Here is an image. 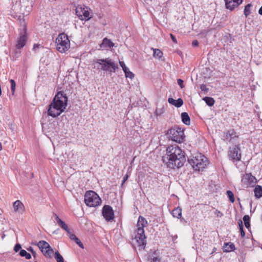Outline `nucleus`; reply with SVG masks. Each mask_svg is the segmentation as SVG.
<instances>
[{
	"instance_id": "f704fd0d",
	"label": "nucleus",
	"mask_w": 262,
	"mask_h": 262,
	"mask_svg": "<svg viewBox=\"0 0 262 262\" xmlns=\"http://www.w3.org/2000/svg\"><path fill=\"white\" fill-rule=\"evenodd\" d=\"M200 89L202 91L207 93L208 91V89L207 88L205 84H202L200 86Z\"/></svg>"
},
{
	"instance_id": "cd10ccee",
	"label": "nucleus",
	"mask_w": 262,
	"mask_h": 262,
	"mask_svg": "<svg viewBox=\"0 0 262 262\" xmlns=\"http://www.w3.org/2000/svg\"><path fill=\"white\" fill-rule=\"evenodd\" d=\"M153 50H154V54H153L154 57L155 58H156L158 59H160L163 55V53L160 50L157 49H153Z\"/></svg>"
},
{
	"instance_id": "09e8293b",
	"label": "nucleus",
	"mask_w": 262,
	"mask_h": 262,
	"mask_svg": "<svg viewBox=\"0 0 262 262\" xmlns=\"http://www.w3.org/2000/svg\"><path fill=\"white\" fill-rule=\"evenodd\" d=\"M76 244L82 249H83L84 248V246H83V244L81 243V242L80 241V240H79V241L77 242L76 243Z\"/></svg>"
},
{
	"instance_id": "b1692460",
	"label": "nucleus",
	"mask_w": 262,
	"mask_h": 262,
	"mask_svg": "<svg viewBox=\"0 0 262 262\" xmlns=\"http://www.w3.org/2000/svg\"><path fill=\"white\" fill-rule=\"evenodd\" d=\"M223 249L225 252H230L235 249V246L233 243H224Z\"/></svg>"
},
{
	"instance_id": "20e7f679",
	"label": "nucleus",
	"mask_w": 262,
	"mask_h": 262,
	"mask_svg": "<svg viewBox=\"0 0 262 262\" xmlns=\"http://www.w3.org/2000/svg\"><path fill=\"white\" fill-rule=\"evenodd\" d=\"M92 68L97 71H103L106 72H115L118 67L111 59H98L93 60Z\"/></svg>"
},
{
	"instance_id": "5701e85b",
	"label": "nucleus",
	"mask_w": 262,
	"mask_h": 262,
	"mask_svg": "<svg viewBox=\"0 0 262 262\" xmlns=\"http://www.w3.org/2000/svg\"><path fill=\"white\" fill-rule=\"evenodd\" d=\"M171 214L174 217L180 219L182 216L181 208L179 207H177L172 210Z\"/></svg>"
},
{
	"instance_id": "f8f14e48",
	"label": "nucleus",
	"mask_w": 262,
	"mask_h": 262,
	"mask_svg": "<svg viewBox=\"0 0 262 262\" xmlns=\"http://www.w3.org/2000/svg\"><path fill=\"white\" fill-rule=\"evenodd\" d=\"M228 156L229 158L232 160H241V154L239 145H235L234 147L232 148H229L228 151Z\"/></svg>"
},
{
	"instance_id": "e433bc0d",
	"label": "nucleus",
	"mask_w": 262,
	"mask_h": 262,
	"mask_svg": "<svg viewBox=\"0 0 262 262\" xmlns=\"http://www.w3.org/2000/svg\"><path fill=\"white\" fill-rule=\"evenodd\" d=\"M21 245L19 244H16L14 246V250L15 252H18L20 250H21Z\"/></svg>"
},
{
	"instance_id": "72a5a7b5",
	"label": "nucleus",
	"mask_w": 262,
	"mask_h": 262,
	"mask_svg": "<svg viewBox=\"0 0 262 262\" xmlns=\"http://www.w3.org/2000/svg\"><path fill=\"white\" fill-rule=\"evenodd\" d=\"M10 82L11 83V90L13 94L15 90L16 83L13 79H11Z\"/></svg>"
},
{
	"instance_id": "4d7b16f0",
	"label": "nucleus",
	"mask_w": 262,
	"mask_h": 262,
	"mask_svg": "<svg viewBox=\"0 0 262 262\" xmlns=\"http://www.w3.org/2000/svg\"><path fill=\"white\" fill-rule=\"evenodd\" d=\"M174 237L175 238H177V235L174 236Z\"/></svg>"
},
{
	"instance_id": "4be33fe9",
	"label": "nucleus",
	"mask_w": 262,
	"mask_h": 262,
	"mask_svg": "<svg viewBox=\"0 0 262 262\" xmlns=\"http://www.w3.org/2000/svg\"><path fill=\"white\" fill-rule=\"evenodd\" d=\"M254 195L259 199L262 197V187L260 185H256L254 189Z\"/></svg>"
},
{
	"instance_id": "2eb2a0df",
	"label": "nucleus",
	"mask_w": 262,
	"mask_h": 262,
	"mask_svg": "<svg viewBox=\"0 0 262 262\" xmlns=\"http://www.w3.org/2000/svg\"><path fill=\"white\" fill-rule=\"evenodd\" d=\"M27 39L28 37L26 34V32L24 33L20 34L19 37L17 39L16 47L18 49L23 48L25 46Z\"/></svg>"
},
{
	"instance_id": "f03ea898",
	"label": "nucleus",
	"mask_w": 262,
	"mask_h": 262,
	"mask_svg": "<svg viewBox=\"0 0 262 262\" xmlns=\"http://www.w3.org/2000/svg\"><path fill=\"white\" fill-rule=\"evenodd\" d=\"M68 97L63 92H58L48 106L47 114L53 118L60 115L67 106Z\"/></svg>"
},
{
	"instance_id": "ea45409f",
	"label": "nucleus",
	"mask_w": 262,
	"mask_h": 262,
	"mask_svg": "<svg viewBox=\"0 0 262 262\" xmlns=\"http://www.w3.org/2000/svg\"><path fill=\"white\" fill-rule=\"evenodd\" d=\"M214 214H215L216 216L220 217H221L223 216V213L218 210H216L215 211Z\"/></svg>"
},
{
	"instance_id": "6ab92c4d",
	"label": "nucleus",
	"mask_w": 262,
	"mask_h": 262,
	"mask_svg": "<svg viewBox=\"0 0 262 262\" xmlns=\"http://www.w3.org/2000/svg\"><path fill=\"white\" fill-rule=\"evenodd\" d=\"M23 5H21V7H24V10L26 12V15H28L31 11L32 8V2L29 1H26L23 2Z\"/></svg>"
},
{
	"instance_id": "37998d69",
	"label": "nucleus",
	"mask_w": 262,
	"mask_h": 262,
	"mask_svg": "<svg viewBox=\"0 0 262 262\" xmlns=\"http://www.w3.org/2000/svg\"><path fill=\"white\" fill-rule=\"evenodd\" d=\"M199 45V42L196 40H194L192 42V46L193 47H197Z\"/></svg>"
},
{
	"instance_id": "ddd939ff",
	"label": "nucleus",
	"mask_w": 262,
	"mask_h": 262,
	"mask_svg": "<svg viewBox=\"0 0 262 262\" xmlns=\"http://www.w3.org/2000/svg\"><path fill=\"white\" fill-rule=\"evenodd\" d=\"M102 213L106 221H111L114 220V212L111 206L104 205L102 210Z\"/></svg>"
},
{
	"instance_id": "7ed1b4c3",
	"label": "nucleus",
	"mask_w": 262,
	"mask_h": 262,
	"mask_svg": "<svg viewBox=\"0 0 262 262\" xmlns=\"http://www.w3.org/2000/svg\"><path fill=\"white\" fill-rule=\"evenodd\" d=\"M148 225L146 220L142 216H139L137 224V229L136 231V234L134 240V243L139 248V250L144 249L146 245V236L144 228Z\"/></svg>"
},
{
	"instance_id": "7c9ffc66",
	"label": "nucleus",
	"mask_w": 262,
	"mask_h": 262,
	"mask_svg": "<svg viewBox=\"0 0 262 262\" xmlns=\"http://www.w3.org/2000/svg\"><path fill=\"white\" fill-rule=\"evenodd\" d=\"M125 73V75L126 77H128L131 79L134 77V74L133 73L130 72L128 68H125V69L123 70Z\"/></svg>"
},
{
	"instance_id": "6e6552de",
	"label": "nucleus",
	"mask_w": 262,
	"mask_h": 262,
	"mask_svg": "<svg viewBox=\"0 0 262 262\" xmlns=\"http://www.w3.org/2000/svg\"><path fill=\"white\" fill-rule=\"evenodd\" d=\"M169 138L171 140L178 143H182L184 140V131L179 126H174L168 131Z\"/></svg>"
},
{
	"instance_id": "5fc2aeb1",
	"label": "nucleus",
	"mask_w": 262,
	"mask_h": 262,
	"mask_svg": "<svg viewBox=\"0 0 262 262\" xmlns=\"http://www.w3.org/2000/svg\"><path fill=\"white\" fill-rule=\"evenodd\" d=\"M79 239L78 237H76L74 241L76 243L77 242L79 241Z\"/></svg>"
},
{
	"instance_id": "0eeeda50",
	"label": "nucleus",
	"mask_w": 262,
	"mask_h": 262,
	"mask_svg": "<svg viewBox=\"0 0 262 262\" xmlns=\"http://www.w3.org/2000/svg\"><path fill=\"white\" fill-rule=\"evenodd\" d=\"M84 202L90 207H95L100 204L101 200L95 192L90 190L85 193Z\"/></svg>"
},
{
	"instance_id": "864d4df0",
	"label": "nucleus",
	"mask_w": 262,
	"mask_h": 262,
	"mask_svg": "<svg viewBox=\"0 0 262 262\" xmlns=\"http://www.w3.org/2000/svg\"><path fill=\"white\" fill-rule=\"evenodd\" d=\"M39 46V45L38 44H34L33 46V49H35L36 48H38Z\"/></svg>"
},
{
	"instance_id": "603ef678",
	"label": "nucleus",
	"mask_w": 262,
	"mask_h": 262,
	"mask_svg": "<svg viewBox=\"0 0 262 262\" xmlns=\"http://www.w3.org/2000/svg\"><path fill=\"white\" fill-rule=\"evenodd\" d=\"M32 255L34 257V258H35L36 257V255H37L36 253L34 251L33 253H32Z\"/></svg>"
},
{
	"instance_id": "393cba45",
	"label": "nucleus",
	"mask_w": 262,
	"mask_h": 262,
	"mask_svg": "<svg viewBox=\"0 0 262 262\" xmlns=\"http://www.w3.org/2000/svg\"><path fill=\"white\" fill-rule=\"evenodd\" d=\"M233 0H225L226 7L227 9L232 10L234 8L236 7L235 4L233 2Z\"/></svg>"
},
{
	"instance_id": "4468645a",
	"label": "nucleus",
	"mask_w": 262,
	"mask_h": 262,
	"mask_svg": "<svg viewBox=\"0 0 262 262\" xmlns=\"http://www.w3.org/2000/svg\"><path fill=\"white\" fill-rule=\"evenodd\" d=\"M241 182L244 185L248 186L251 184L256 183L257 180L254 176H252L251 173H245L243 175Z\"/></svg>"
},
{
	"instance_id": "9b49d317",
	"label": "nucleus",
	"mask_w": 262,
	"mask_h": 262,
	"mask_svg": "<svg viewBox=\"0 0 262 262\" xmlns=\"http://www.w3.org/2000/svg\"><path fill=\"white\" fill-rule=\"evenodd\" d=\"M238 138L236 133L233 129L228 130L223 133L222 140L226 142L233 143L235 142Z\"/></svg>"
},
{
	"instance_id": "79ce46f5",
	"label": "nucleus",
	"mask_w": 262,
	"mask_h": 262,
	"mask_svg": "<svg viewBox=\"0 0 262 262\" xmlns=\"http://www.w3.org/2000/svg\"><path fill=\"white\" fill-rule=\"evenodd\" d=\"M160 259L157 257H154L151 259V262H160Z\"/></svg>"
},
{
	"instance_id": "58836bf2",
	"label": "nucleus",
	"mask_w": 262,
	"mask_h": 262,
	"mask_svg": "<svg viewBox=\"0 0 262 262\" xmlns=\"http://www.w3.org/2000/svg\"><path fill=\"white\" fill-rule=\"evenodd\" d=\"M128 177H129V176H128V175L127 174H125L123 178V180H122V184H121V186H123V185H124L125 182L127 180Z\"/></svg>"
},
{
	"instance_id": "39448f33",
	"label": "nucleus",
	"mask_w": 262,
	"mask_h": 262,
	"mask_svg": "<svg viewBox=\"0 0 262 262\" xmlns=\"http://www.w3.org/2000/svg\"><path fill=\"white\" fill-rule=\"evenodd\" d=\"M188 161L195 170H203L208 164V159L201 154H197L194 157L188 159Z\"/></svg>"
},
{
	"instance_id": "bb28decb",
	"label": "nucleus",
	"mask_w": 262,
	"mask_h": 262,
	"mask_svg": "<svg viewBox=\"0 0 262 262\" xmlns=\"http://www.w3.org/2000/svg\"><path fill=\"white\" fill-rule=\"evenodd\" d=\"M203 100L205 101L206 103L210 106H212L215 102L214 100L212 97H205L203 98Z\"/></svg>"
},
{
	"instance_id": "c756f323",
	"label": "nucleus",
	"mask_w": 262,
	"mask_h": 262,
	"mask_svg": "<svg viewBox=\"0 0 262 262\" xmlns=\"http://www.w3.org/2000/svg\"><path fill=\"white\" fill-rule=\"evenodd\" d=\"M252 7V5L251 4H248L245 7L244 9V15L247 17L248 15H249L251 13V7Z\"/></svg>"
},
{
	"instance_id": "473e14b6",
	"label": "nucleus",
	"mask_w": 262,
	"mask_h": 262,
	"mask_svg": "<svg viewBox=\"0 0 262 262\" xmlns=\"http://www.w3.org/2000/svg\"><path fill=\"white\" fill-rule=\"evenodd\" d=\"M226 194L229 198L230 201L232 203H234L235 201V199L233 192L230 190H227Z\"/></svg>"
},
{
	"instance_id": "2f4dec72",
	"label": "nucleus",
	"mask_w": 262,
	"mask_h": 262,
	"mask_svg": "<svg viewBox=\"0 0 262 262\" xmlns=\"http://www.w3.org/2000/svg\"><path fill=\"white\" fill-rule=\"evenodd\" d=\"M55 258L57 262H64L63 257L58 251L55 253Z\"/></svg>"
},
{
	"instance_id": "6e6d98bb",
	"label": "nucleus",
	"mask_w": 262,
	"mask_h": 262,
	"mask_svg": "<svg viewBox=\"0 0 262 262\" xmlns=\"http://www.w3.org/2000/svg\"><path fill=\"white\" fill-rule=\"evenodd\" d=\"M3 108V105L2 104H0V110H2Z\"/></svg>"
},
{
	"instance_id": "dca6fc26",
	"label": "nucleus",
	"mask_w": 262,
	"mask_h": 262,
	"mask_svg": "<svg viewBox=\"0 0 262 262\" xmlns=\"http://www.w3.org/2000/svg\"><path fill=\"white\" fill-rule=\"evenodd\" d=\"M55 220L57 223V224L63 230H64L67 233L70 232V229H69V227L68 225L63 222L62 221L59 216L55 214Z\"/></svg>"
},
{
	"instance_id": "49530a36",
	"label": "nucleus",
	"mask_w": 262,
	"mask_h": 262,
	"mask_svg": "<svg viewBox=\"0 0 262 262\" xmlns=\"http://www.w3.org/2000/svg\"><path fill=\"white\" fill-rule=\"evenodd\" d=\"M240 231V232H241V236L242 238L244 237L245 236V233L244 231V228H242L241 229L239 230Z\"/></svg>"
},
{
	"instance_id": "1a4fd4ad",
	"label": "nucleus",
	"mask_w": 262,
	"mask_h": 262,
	"mask_svg": "<svg viewBox=\"0 0 262 262\" xmlns=\"http://www.w3.org/2000/svg\"><path fill=\"white\" fill-rule=\"evenodd\" d=\"M75 13L81 20L86 21L92 18V16H90V13L88 10V8L84 5H78L76 8Z\"/></svg>"
},
{
	"instance_id": "a878e982",
	"label": "nucleus",
	"mask_w": 262,
	"mask_h": 262,
	"mask_svg": "<svg viewBox=\"0 0 262 262\" xmlns=\"http://www.w3.org/2000/svg\"><path fill=\"white\" fill-rule=\"evenodd\" d=\"M243 221L245 227L249 229L250 227V217L248 215H245L243 217Z\"/></svg>"
},
{
	"instance_id": "a19ab883",
	"label": "nucleus",
	"mask_w": 262,
	"mask_h": 262,
	"mask_svg": "<svg viewBox=\"0 0 262 262\" xmlns=\"http://www.w3.org/2000/svg\"><path fill=\"white\" fill-rule=\"evenodd\" d=\"M233 2L235 4V6H239L243 2V0H233Z\"/></svg>"
},
{
	"instance_id": "c85d7f7f",
	"label": "nucleus",
	"mask_w": 262,
	"mask_h": 262,
	"mask_svg": "<svg viewBox=\"0 0 262 262\" xmlns=\"http://www.w3.org/2000/svg\"><path fill=\"white\" fill-rule=\"evenodd\" d=\"M19 255L21 257H25L27 259H29L31 258V255L30 253H28L25 250L21 249L20 250Z\"/></svg>"
},
{
	"instance_id": "a18cd8bd",
	"label": "nucleus",
	"mask_w": 262,
	"mask_h": 262,
	"mask_svg": "<svg viewBox=\"0 0 262 262\" xmlns=\"http://www.w3.org/2000/svg\"><path fill=\"white\" fill-rule=\"evenodd\" d=\"M170 35L172 41L174 43H177V41L176 37L172 34H170Z\"/></svg>"
},
{
	"instance_id": "4c0bfd02",
	"label": "nucleus",
	"mask_w": 262,
	"mask_h": 262,
	"mask_svg": "<svg viewBox=\"0 0 262 262\" xmlns=\"http://www.w3.org/2000/svg\"><path fill=\"white\" fill-rule=\"evenodd\" d=\"M68 234H69L70 238L72 241L75 240L77 237L74 234L71 233L70 231L69 233H68Z\"/></svg>"
},
{
	"instance_id": "de8ad7c7",
	"label": "nucleus",
	"mask_w": 262,
	"mask_h": 262,
	"mask_svg": "<svg viewBox=\"0 0 262 262\" xmlns=\"http://www.w3.org/2000/svg\"><path fill=\"white\" fill-rule=\"evenodd\" d=\"M238 224L239 230L241 229L242 228H243V222L242 220H239Z\"/></svg>"
},
{
	"instance_id": "f3484780",
	"label": "nucleus",
	"mask_w": 262,
	"mask_h": 262,
	"mask_svg": "<svg viewBox=\"0 0 262 262\" xmlns=\"http://www.w3.org/2000/svg\"><path fill=\"white\" fill-rule=\"evenodd\" d=\"M168 102L177 107H180L183 104V101L181 98L175 100L172 98H169Z\"/></svg>"
},
{
	"instance_id": "9d476101",
	"label": "nucleus",
	"mask_w": 262,
	"mask_h": 262,
	"mask_svg": "<svg viewBox=\"0 0 262 262\" xmlns=\"http://www.w3.org/2000/svg\"><path fill=\"white\" fill-rule=\"evenodd\" d=\"M35 245L38 246L45 256L47 257H51L54 251L48 243L45 241H40Z\"/></svg>"
},
{
	"instance_id": "a211bd4d",
	"label": "nucleus",
	"mask_w": 262,
	"mask_h": 262,
	"mask_svg": "<svg viewBox=\"0 0 262 262\" xmlns=\"http://www.w3.org/2000/svg\"><path fill=\"white\" fill-rule=\"evenodd\" d=\"M13 207L15 211L20 213H21L24 209V206L19 200H17L13 203Z\"/></svg>"
},
{
	"instance_id": "c03bdc74",
	"label": "nucleus",
	"mask_w": 262,
	"mask_h": 262,
	"mask_svg": "<svg viewBox=\"0 0 262 262\" xmlns=\"http://www.w3.org/2000/svg\"><path fill=\"white\" fill-rule=\"evenodd\" d=\"M119 63H120V66L122 67V70H124V69H125V68H127L126 67V66L123 61H120Z\"/></svg>"
},
{
	"instance_id": "8fccbe9b",
	"label": "nucleus",
	"mask_w": 262,
	"mask_h": 262,
	"mask_svg": "<svg viewBox=\"0 0 262 262\" xmlns=\"http://www.w3.org/2000/svg\"><path fill=\"white\" fill-rule=\"evenodd\" d=\"M28 250L29 251H30L31 253H33V252H34V251L33 250V248L31 247H30L28 249Z\"/></svg>"
},
{
	"instance_id": "aec40b11",
	"label": "nucleus",
	"mask_w": 262,
	"mask_h": 262,
	"mask_svg": "<svg viewBox=\"0 0 262 262\" xmlns=\"http://www.w3.org/2000/svg\"><path fill=\"white\" fill-rule=\"evenodd\" d=\"M100 46L101 48H112L114 46V43L111 40V39L105 37L103 39L102 42L100 44Z\"/></svg>"
},
{
	"instance_id": "f257e3e1",
	"label": "nucleus",
	"mask_w": 262,
	"mask_h": 262,
	"mask_svg": "<svg viewBox=\"0 0 262 262\" xmlns=\"http://www.w3.org/2000/svg\"><path fill=\"white\" fill-rule=\"evenodd\" d=\"M162 160L167 167L171 169L181 167L186 162L184 152L176 145L167 147L166 154L163 157Z\"/></svg>"
},
{
	"instance_id": "412c9836",
	"label": "nucleus",
	"mask_w": 262,
	"mask_h": 262,
	"mask_svg": "<svg viewBox=\"0 0 262 262\" xmlns=\"http://www.w3.org/2000/svg\"><path fill=\"white\" fill-rule=\"evenodd\" d=\"M182 121L183 123L188 125L190 123V119L187 113L183 112L181 114Z\"/></svg>"
},
{
	"instance_id": "3c124183",
	"label": "nucleus",
	"mask_w": 262,
	"mask_h": 262,
	"mask_svg": "<svg viewBox=\"0 0 262 262\" xmlns=\"http://www.w3.org/2000/svg\"><path fill=\"white\" fill-rule=\"evenodd\" d=\"M258 13L262 15V6L260 8V9L258 10Z\"/></svg>"
},
{
	"instance_id": "423d86ee",
	"label": "nucleus",
	"mask_w": 262,
	"mask_h": 262,
	"mask_svg": "<svg viewBox=\"0 0 262 262\" xmlns=\"http://www.w3.org/2000/svg\"><path fill=\"white\" fill-rule=\"evenodd\" d=\"M56 49L60 53H64L70 47V42L68 35L65 33L60 34L56 39Z\"/></svg>"
},
{
	"instance_id": "c9c22d12",
	"label": "nucleus",
	"mask_w": 262,
	"mask_h": 262,
	"mask_svg": "<svg viewBox=\"0 0 262 262\" xmlns=\"http://www.w3.org/2000/svg\"><path fill=\"white\" fill-rule=\"evenodd\" d=\"M183 80L181 79H178L177 80V83L178 85L180 86L181 89L183 88L184 87V85L183 84Z\"/></svg>"
}]
</instances>
